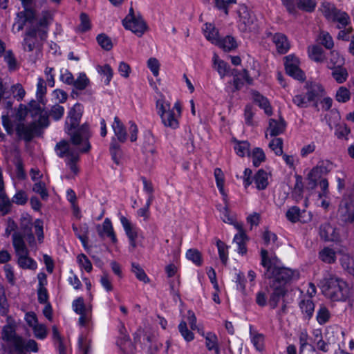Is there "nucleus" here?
Segmentation results:
<instances>
[{
  "mask_svg": "<svg viewBox=\"0 0 354 354\" xmlns=\"http://www.w3.org/2000/svg\"><path fill=\"white\" fill-rule=\"evenodd\" d=\"M82 113V105L75 104L68 111L65 122L66 132L74 147L65 140L57 142L55 147L57 156L66 158V164L75 174L78 171L76 162L79 160L80 153H87L91 147L88 141L91 137L88 126L85 124L78 127Z\"/></svg>",
  "mask_w": 354,
  "mask_h": 354,
  "instance_id": "obj_1",
  "label": "nucleus"
},
{
  "mask_svg": "<svg viewBox=\"0 0 354 354\" xmlns=\"http://www.w3.org/2000/svg\"><path fill=\"white\" fill-rule=\"evenodd\" d=\"M53 14L51 11L43 10L39 14L37 21L28 27L24 35L22 42L24 50L32 52L35 49H41L43 42L48 37L49 26L53 23Z\"/></svg>",
  "mask_w": 354,
  "mask_h": 354,
  "instance_id": "obj_2",
  "label": "nucleus"
},
{
  "mask_svg": "<svg viewBox=\"0 0 354 354\" xmlns=\"http://www.w3.org/2000/svg\"><path fill=\"white\" fill-rule=\"evenodd\" d=\"M266 250L261 251V265L266 268L265 277L270 279V285L276 283L279 288H287V285L299 277L297 270H291L288 268L278 267L274 263V259H270Z\"/></svg>",
  "mask_w": 354,
  "mask_h": 354,
  "instance_id": "obj_3",
  "label": "nucleus"
},
{
  "mask_svg": "<svg viewBox=\"0 0 354 354\" xmlns=\"http://www.w3.org/2000/svg\"><path fill=\"white\" fill-rule=\"evenodd\" d=\"M320 286L324 296L332 301H345L349 296L348 283L336 276L326 277L320 282Z\"/></svg>",
  "mask_w": 354,
  "mask_h": 354,
  "instance_id": "obj_4",
  "label": "nucleus"
},
{
  "mask_svg": "<svg viewBox=\"0 0 354 354\" xmlns=\"http://www.w3.org/2000/svg\"><path fill=\"white\" fill-rule=\"evenodd\" d=\"M156 109L157 113L165 127L172 129L178 128L179 119L182 112L179 102H176L171 107L169 101L166 100L165 97H161L156 101Z\"/></svg>",
  "mask_w": 354,
  "mask_h": 354,
  "instance_id": "obj_5",
  "label": "nucleus"
},
{
  "mask_svg": "<svg viewBox=\"0 0 354 354\" xmlns=\"http://www.w3.org/2000/svg\"><path fill=\"white\" fill-rule=\"evenodd\" d=\"M335 168V165L328 160H319L308 173L307 179L311 189L317 186V182L322 176L329 174Z\"/></svg>",
  "mask_w": 354,
  "mask_h": 354,
  "instance_id": "obj_6",
  "label": "nucleus"
},
{
  "mask_svg": "<svg viewBox=\"0 0 354 354\" xmlns=\"http://www.w3.org/2000/svg\"><path fill=\"white\" fill-rule=\"evenodd\" d=\"M239 26L242 31H252L256 29V17L245 6L238 10Z\"/></svg>",
  "mask_w": 354,
  "mask_h": 354,
  "instance_id": "obj_7",
  "label": "nucleus"
},
{
  "mask_svg": "<svg viewBox=\"0 0 354 354\" xmlns=\"http://www.w3.org/2000/svg\"><path fill=\"white\" fill-rule=\"evenodd\" d=\"M39 15H37L34 10L25 9L24 11L17 13V20L13 25V28L17 27V32H19L24 29L26 23H28L29 26H32L37 21Z\"/></svg>",
  "mask_w": 354,
  "mask_h": 354,
  "instance_id": "obj_8",
  "label": "nucleus"
},
{
  "mask_svg": "<svg viewBox=\"0 0 354 354\" xmlns=\"http://www.w3.org/2000/svg\"><path fill=\"white\" fill-rule=\"evenodd\" d=\"M124 27L138 37H141L147 29V25L140 14L129 20H122Z\"/></svg>",
  "mask_w": 354,
  "mask_h": 354,
  "instance_id": "obj_9",
  "label": "nucleus"
},
{
  "mask_svg": "<svg viewBox=\"0 0 354 354\" xmlns=\"http://www.w3.org/2000/svg\"><path fill=\"white\" fill-rule=\"evenodd\" d=\"M285 59L286 73L296 80H304V73L299 67V59L294 55L286 56Z\"/></svg>",
  "mask_w": 354,
  "mask_h": 354,
  "instance_id": "obj_10",
  "label": "nucleus"
},
{
  "mask_svg": "<svg viewBox=\"0 0 354 354\" xmlns=\"http://www.w3.org/2000/svg\"><path fill=\"white\" fill-rule=\"evenodd\" d=\"M17 135L26 141L31 140L35 134L39 131V125L33 122L29 124L19 122L16 127Z\"/></svg>",
  "mask_w": 354,
  "mask_h": 354,
  "instance_id": "obj_11",
  "label": "nucleus"
},
{
  "mask_svg": "<svg viewBox=\"0 0 354 354\" xmlns=\"http://www.w3.org/2000/svg\"><path fill=\"white\" fill-rule=\"evenodd\" d=\"M267 38H270L276 46L277 52L280 54H285L290 48V44L287 37L281 32L274 34L271 32H266Z\"/></svg>",
  "mask_w": 354,
  "mask_h": 354,
  "instance_id": "obj_12",
  "label": "nucleus"
},
{
  "mask_svg": "<svg viewBox=\"0 0 354 354\" xmlns=\"http://www.w3.org/2000/svg\"><path fill=\"white\" fill-rule=\"evenodd\" d=\"M319 235L325 241H339L340 240L339 230L329 223L320 226Z\"/></svg>",
  "mask_w": 354,
  "mask_h": 354,
  "instance_id": "obj_13",
  "label": "nucleus"
},
{
  "mask_svg": "<svg viewBox=\"0 0 354 354\" xmlns=\"http://www.w3.org/2000/svg\"><path fill=\"white\" fill-rule=\"evenodd\" d=\"M272 293L270 295L268 304L272 309L277 307L280 300L283 299L288 292V288H279L276 283L270 285Z\"/></svg>",
  "mask_w": 354,
  "mask_h": 354,
  "instance_id": "obj_14",
  "label": "nucleus"
},
{
  "mask_svg": "<svg viewBox=\"0 0 354 354\" xmlns=\"http://www.w3.org/2000/svg\"><path fill=\"white\" fill-rule=\"evenodd\" d=\"M97 232L98 235L101 238L105 236L109 238L113 243H117V238L113 230V227L111 221L109 218H106L104 221L102 225H97L96 226Z\"/></svg>",
  "mask_w": 354,
  "mask_h": 354,
  "instance_id": "obj_15",
  "label": "nucleus"
},
{
  "mask_svg": "<svg viewBox=\"0 0 354 354\" xmlns=\"http://www.w3.org/2000/svg\"><path fill=\"white\" fill-rule=\"evenodd\" d=\"M1 84L5 91L7 92V94H5L3 97H1L0 102L3 100L9 99L11 96V94H12L14 98H16L18 101H20L24 98L26 92L20 84L12 85L10 88H8V86L4 84L1 80Z\"/></svg>",
  "mask_w": 354,
  "mask_h": 354,
  "instance_id": "obj_16",
  "label": "nucleus"
},
{
  "mask_svg": "<svg viewBox=\"0 0 354 354\" xmlns=\"http://www.w3.org/2000/svg\"><path fill=\"white\" fill-rule=\"evenodd\" d=\"M15 348L17 351L21 352L24 351L37 352V343L33 339L25 341L21 337L15 339Z\"/></svg>",
  "mask_w": 354,
  "mask_h": 354,
  "instance_id": "obj_17",
  "label": "nucleus"
},
{
  "mask_svg": "<svg viewBox=\"0 0 354 354\" xmlns=\"http://www.w3.org/2000/svg\"><path fill=\"white\" fill-rule=\"evenodd\" d=\"M234 226L239 230V233L235 235L234 238V243H235L238 246V252L241 254H245L247 252V248L245 246L247 236L241 225L236 223L234 224Z\"/></svg>",
  "mask_w": 354,
  "mask_h": 354,
  "instance_id": "obj_18",
  "label": "nucleus"
},
{
  "mask_svg": "<svg viewBox=\"0 0 354 354\" xmlns=\"http://www.w3.org/2000/svg\"><path fill=\"white\" fill-rule=\"evenodd\" d=\"M324 90L322 86L317 83H311L308 87L306 97L308 101L315 102L324 95Z\"/></svg>",
  "mask_w": 354,
  "mask_h": 354,
  "instance_id": "obj_19",
  "label": "nucleus"
},
{
  "mask_svg": "<svg viewBox=\"0 0 354 354\" xmlns=\"http://www.w3.org/2000/svg\"><path fill=\"white\" fill-rule=\"evenodd\" d=\"M112 128L118 141L124 142L127 139L125 127L118 117H115Z\"/></svg>",
  "mask_w": 354,
  "mask_h": 354,
  "instance_id": "obj_20",
  "label": "nucleus"
},
{
  "mask_svg": "<svg viewBox=\"0 0 354 354\" xmlns=\"http://www.w3.org/2000/svg\"><path fill=\"white\" fill-rule=\"evenodd\" d=\"M286 122L281 118L277 120L274 119H270L269 121L268 131L271 136H276L282 133L286 129Z\"/></svg>",
  "mask_w": 354,
  "mask_h": 354,
  "instance_id": "obj_21",
  "label": "nucleus"
},
{
  "mask_svg": "<svg viewBox=\"0 0 354 354\" xmlns=\"http://www.w3.org/2000/svg\"><path fill=\"white\" fill-rule=\"evenodd\" d=\"M12 245L16 254H26L28 249L25 245L24 237L20 232H14L12 234Z\"/></svg>",
  "mask_w": 354,
  "mask_h": 354,
  "instance_id": "obj_22",
  "label": "nucleus"
},
{
  "mask_svg": "<svg viewBox=\"0 0 354 354\" xmlns=\"http://www.w3.org/2000/svg\"><path fill=\"white\" fill-rule=\"evenodd\" d=\"M202 335L205 337V346L209 351H214L215 354H220V348L218 343V338L216 334L209 332L204 334L202 333Z\"/></svg>",
  "mask_w": 354,
  "mask_h": 354,
  "instance_id": "obj_23",
  "label": "nucleus"
},
{
  "mask_svg": "<svg viewBox=\"0 0 354 354\" xmlns=\"http://www.w3.org/2000/svg\"><path fill=\"white\" fill-rule=\"evenodd\" d=\"M330 21L337 22L338 24L337 28L342 29L350 23V17L346 12L338 9Z\"/></svg>",
  "mask_w": 354,
  "mask_h": 354,
  "instance_id": "obj_24",
  "label": "nucleus"
},
{
  "mask_svg": "<svg viewBox=\"0 0 354 354\" xmlns=\"http://www.w3.org/2000/svg\"><path fill=\"white\" fill-rule=\"evenodd\" d=\"M299 306L305 318L310 319L315 309V304L313 301L310 298L304 299L299 302Z\"/></svg>",
  "mask_w": 354,
  "mask_h": 354,
  "instance_id": "obj_25",
  "label": "nucleus"
},
{
  "mask_svg": "<svg viewBox=\"0 0 354 354\" xmlns=\"http://www.w3.org/2000/svg\"><path fill=\"white\" fill-rule=\"evenodd\" d=\"M205 38L213 44L217 46L219 44L220 38L218 37V31L211 24H206L204 29Z\"/></svg>",
  "mask_w": 354,
  "mask_h": 354,
  "instance_id": "obj_26",
  "label": "nucleus"
},
{
  "mask_svg": "<svg viewBox=\"0 0 354 354\" xmlns=\"http://www.w3.org/2000/svg\"><path fill=\"white\" fill-rule=\"evenodd\" d=\"M319 259L326 263H333L336 261V252L333 249L325 247L319 252Z\"/></svg>",
  "mask_w": 354,
  "mask_h": 354,
  "instance_id": "obj_27",
  "label": "nucleus"
},
{
  "mask_svg": "<svg viewBox=\"0 0 354 354\" xmlns=\"http://www.w3.org/2000/svg\"><path fill=\"white\" fill-rule=\"evenodd\" d=\"M254 183L259 190L265 189L268 185V174L263 169H259L254 176Z\"/></svg>",
  "mask_w": 354,
  "mask_h": 354,
  "instance_id": "obj_28",
  "label": "nucleus"
},
{
  "mask_svg": "<svg viewBox=\"0 0 354 354\" xmlns=\"http://www.w3.org/2000/svg\"><path fill=\"white\" fill-rule=\"evenodd\" d=\"M309 57L316 62H322L325 59V55L322 48L319 46H311L308 49Z\"/></svg>",
  "mask_w": 354,
  "mask_h": 354,
  "instance_id": "obj_29",
  "label": "nucleus"
},
{
  "mask_svg": "<svg viewBox=\"0 0 354 354\" xmlns=\"http://www.w3.org/2000/svg\"><path fill=\"white\" fill-rule=\"evenodd\" d=\"M18 264L24 269L35 270L37 268L36 262L28 257V252L26 254H18Z\"/></svg>",
  "mask_w": 354,
  "mask_h": 354,
  "instance_id": "obj_30",
  "label": "nucleus"
},
{
  "mask_svg": "<svg viewBox=\"0 0 354 354\" xmlns=\"http://www.w3.org/2000/svg\"><path fill=\"white\" fill-rule=\"evenodd\" d=\"M214 68L217 71L221 78H223L229 71V66L224 61L220 59L216 54L213 57Z\"/></svg>",
  "mask_w": 354,
  "mask_h": 354,
  "instance_id": "obj_31",
  "label": "nucleus"
},
{
  "mask_svg": "<svg viewBox=\"0 0 354 354\" xmlns=\"http://www.w3.org/2000/svg\"><path fill=\"white\" fill-rule=\"evenodd\" d=\"M73 230L75 232V235L82 243L83 245L86 247L88 242V225L86 224H84L82 225H80V227H77L75 225H73Z\"/></svg>",
  "mask_w": 354,
  "mask_h": 354,
  "instance_id": "obj_32",
  "label": "nucleus"
},
{
  "mask_svg": "<svg viewBox=\"0 0 354 354\" xmlns=\"http://www.w3.org/2000/svg\"><path fill=\"white\" fill-rule=\"evenodd\" d=\"M337 10L334 4L326 1L322 2L319 8V10L328 21L333 17Z\"/></svg>",
  "mask_w": 354,
  "mask_h": 354,
  "instance_id": "obj_33",
  "label": "nucleus"
},
{
  "mask_svg": "<svg viewBox=\"0 0 354 354\" xmlns=\"http://www.w3.org/2000/svg\"><path fill=\"white\" fill-rule=\"evenodd\" d=\"M344 63V58L339 54L338 52L333 50L330 53L329 61L328 62V67L329 68H334L337 66H342Z\"/></svg>",
  "mask_w": 354,
  "mask_h": 354,
  "instance_id": "obj_34",
  "label": "nucleus"
},
{
  "mask_svg": "<svg viewBox=\"0 0 354 354\" xmlns=\"http://www.w3.org/2000/svg\"><path fill=\"white\" fill-rule=\"evenodd\" d=\"M217 46L225 51H231L237 47L236 40L231 36H227L222 39H220L219 44Z\"/></svg>",
  "mask_w": 354,
  "mask_h": 354,
  "instance_id": "obj_35",
  "label": "nucleus"
},
{
  "mask_svg": "<svg viewBox=\"0 0 354 354\" xmlns=\"http://www.w3.org/2000/svg\"><path fill=\"white\" fill-rule=\"evenodd\" d=\"M120 222L128 238L138 237V233L136 228L125 216H122L120 217Z\"/></svg>",
  "mask_w": 354,
  "mask_h": 354,
  "instance_id": "obj_36",
  "label": "nucleus"
},
{
  "mask_svg": "<svg viewBox=\"0 0 354 354\" xmlns=\"http://www.w3.org/2000/svg\"><path fill=\"white\" fill-rule=\"evenodd\" d=\"M254 100L261 108L264 109L267 115H270L272 114V109L267 98L257 93L254 94Z\"/></svg>",
  "mask_w": 354,
  "mask_h": 354,
  "instance_id": "obj_37",
  "label": "nucleus"
},
{
  "mask_svg": "<svg viewBox=\"0 0 354 354\" xmlns=\"http://www.w3.org/2000/svg\"><path fill=\"white\" fill-rule=\"evenodd\" d=\"M131 271L134 274L136 275V278L147 283L149 282V279L147 276L144 270L140 267V266L138 263H131Z\"/></svg>",
  "mask_w": 354,
  "mask_h": 354,
  "instance_id": "obj_38",
  "label": "nucleus"
},
{
  "mask_svg": "<svg viewBox=\"0 0 354 354\" xmlns=\"http://www.w3.org/2000/svg\"><path fill=\"white\" fill-rule=\"evenodd\" d=\"M332 75L338 83L344 82L348 77V72L345 68L337 66L333 68Z\"/></svg>",
  "mask_w": 354,
  "mask_h": 354,
  "instance_id": "obj_39",
  "label": "nucleus"
},
{
  "mask_svg": "<svg viewBox=\"0 0 354 354\" xmlns=\"http://www.w3.org/2000/svg\"><path fill=\"white\" fill-rule=\"evenodd\" d=\"M236 145L234 150L238 156L243 157L246 154H249L250 144L247 141H238L234 140Z\"/></svg>",
  "mask_w": 354,
  "mask_h": 354,
  "instance_id": "obj_40",
  "label": "nucleus"
},
{
  "mask_svg": "<svg viewBox=\"0 0 354 354\" xmlns=\"http://www.w3.org/2000/svg\"><path fill=\"white\" fill-rule=\"evenodd\" d=\"M2 337L4 340L11 342L15 346V339L21 338L15 335L14 328L10 325H6L3 327L2 331Z\"/></svg>",
  "mask_w": 354,
  "mask_h": 354,
  "instance_id": "obj_41",
  "label": "nucleus"
},
{
  "mask_svg": "<svg viewBox=\"0 0 354 354\" xmlns=\"http://www.w3.org/2000/svg\"><path fill=\"white\" fill-rule=\"evenodd\" d=\"M301 212L297 206L290 207L286 212V216L288 221L292 223H296L300 221Z\"/></svg>",
  "mask_w": 354,
  "mask_h": 354,
  "instance_id": "obj_42",
  "label": "nucleus"
},
{
  "mask_svg": "<svg viewBox=\"0 0 354 354\" xmlns=\"http://www.w3.org/2000/svg\"><path fill=\"white\" fill-rule=\"evenodd\" d=\"M297 4L299 9L311 12L315 9L317 2L315 0H297Z\"/></svg>",
  "mask_w": 354,
  "mask_h": 354,
  "instance_id": "obj_43",
  "label": "nucleus"
},
{
  "mask_svg": "<svg viewBox=\"0 0 354 354\" xmlns=\"http://www.w3.org/2000/svg\"><path fill=\"white\" fill-rule=\"evenodd\" d=\"M330 313L326 306H322L317 311V320L318 323L323 325L329 321Z\"/></svg>",
  "mask_w": 354,
  "mask_h": 354,
  "instance_id": "obj_44",
  "label": "nucleus"
},
{
  "mask_svg": "<svg viewBox=\"0 0 354 354\" xmlns=\"http://www.w3.org/2000/svg\"><path fill=\"white\" fill-rule=\"evenodd\" d=\"M186 257L192 261L196 266L202 264V256L201 252L196 249H189L186 252Z\"/></svg>",
  "mask_w": 354,
  "mask_h": 354,
  "instance_id": "obj_45",
  "label": "nucleus"
},
{
  "mask_svg": "<svg viewBox=\"0 0 354 354\" xmlns=\"http://www.w3.org/2000/svg\"><path fill=\"white\" fill-rule=\"evenodd\" d=\"M320 43L327 49H331L334 46L332 37L328 32L322 31L319 35Z\"/></svg>",
  "mask_w": 354,
  "mask_h": 354,
  "instance_id": "obj_46",
  "label": "nucleus"
},
{
  "mask_svg": "<svg viewBox=\"0 0 354 354\" xmlns=\"http://www.w3.org/2000/svg\"><path fill=\"white\" fill-rule=\"evenodd\" d=\"M89 83L90 81L86 75L84 73H81L77 78L74 80L73 86L78 90H84L88 86Z\"/></svg>",
  "mask_w": 354,
  "mask_h": 354,
  "instance_id": "obj_47",
  "label": "nucleus"
},
{
  "mask_svg": "<svg viewBox=\"0 0 354 354\" xmlns=\"http://www.w3.org/2000/svg\"><path fill=\"white\" fill-rule=\"evenodd\" d=\"M12 201L6 194L0 195V212L3 215L8 214L11 209Z\"/></svg>",
  "mask_w": 354,
  "mask_h": 354,
  "instance_id": "obj_48",
  "label": "nucleus"
},
{
  "mask_svg": "<svg viewBox=\"0 0 354 354\" xmlns=\"http://www.w3.org/2000/svg\"><path fill=\"white\" fill-rule=\"evenodd\" d=\"M73 309L77 314H82L84 312L91 308V306L86 307L84 304L82 297H78L73 301Z\"/></svg>",
  "mask_w": 354,
  "mask_h": 354,
  "instance_id": "obj_49",
  "label": "nucleus"
},
{
  "mask_svg": "<svg viewBox=\"0 0 354 354\" xmlns=\"http://www.w3.org/2000/svg\"><path fill=\"white\" fill-rule=\"evenodd\" d=\"M252 162L255 167L259 166V165L263 162L266 159V156L263 151L260 148L254 149L252 153Z\"/></svg>",
  "mask_w": 354,
  "mask_h": 354,
  "instance_id": "obj_50",
  "label": "nucleus"
},
{
  "mask_svg": "<svg viewBox=\"0 0 354 354\" xmlns=\"http://www.w3.org/2000/svg\"><path fill=\"white\" fill-rule=\"evenodd\" d=\"M110 152L112 156L113 160L118 165L120 163V159L122 156V151L119 145L115 143L114 140L111 144Z\"/></svg>",
  "mask_w": 354,
  "mask_h": 354,
  "instance_id": "obj_51",
  "label": "nucleus"
},
{
  "mask_svg": "<svg viewBox=\"0 0 354 354\" xmlns=\"http://www.w3.org/2000/svg\"><path fill=\"white\" fill-rule=\"evenodd\" d=\"M220 259L223 264H226L227 261V246L221 240L216 241Z\"/></svg>",
  "mask_w": 354,
  "mask_h": 354,
  "instance_id": "obj_52",
  "label": "nucleus"
},
{
  "mask_svg": "<svg viewBox=\"0 0 354 354\" xmlns=\"http://www.w3.org/2000/svg\"><path fill=\"white\" fill-rule=\"evenodd\" d=\"M178 329L181 335L186 341L190 342L194 339V335L193 333L187 328V323L185 322L182 321L180 323Z\"/></svg>",
  "mask_w": 354,
  "mask_h": 354,
  "instance_id": "obj_53",
  "label": "nucleus"
},
{
  "mask_svg": "<svg viewBox=\"0 0 354 354\" xmlns=\"http://www.w3.org/2000/svg\"><path fill=\"white\" fill-rule=\"evenodd\" d=\"M28 199V197L26 192L23 190H19L13 196L12 202L19 205H24L27 203Z\"/></svg>",
  "mask_w": 354,
  "mask_h": 354,
  "instance_id": "obj_54",
  "label": "nucleus"
},
{
  "mask_svg": "<svg viewBox=\"0 0 354 354\" xmlns=\"http://www.w3.org/2000/svg\"><path fill=\"white\" fill-rule=\"evenodd\" d=\"M34 335L36 338L44 339L47 336V330L44 324H37L32 328Z\"/></svg>",
  "mask_w": 354,
  "mask_h": 354,
  "instance_id": "obj_55",
  "label": "nucleus"
},
{
  "mask_svg": "<svg viewBox=\"0 0 354 354\" xmlns=\"http://www.w3.org/2000/svg\"><path fill=\"white\" fill-rule=\"evenodd\" d=\"M97 41L99 45L106 50H109L113 47L111 39L104 34L99 35L97 37Z\"/></svg>",
  "mask_w": 354,
  "mask_h": 354,
  "instance_id": "obj_56",
  "label": "nucleus"
},
{
  "mask_svg": "<svg viewBox=\"0 0 354 354\" xmlns=\"http://www.w3.org/2000/svg\"><path fill=\"white\" fill-rule=\"evenodd\" d=\"M269 147L277 156L283 153V140L281 138H274L270 142Z\"/></svg>",
  "mask_w": 354,
  "mask_h": 354,
  "instance_id": "obj_57",
  "label": "nucleus"
},
{
  "mask_svg": "<svg viewBox=\"0 0 354 354\" xmlns=\"http://www.w3.org/2000/svg\"><path fill=\"white\" fill-rule=\"evenodd\" d=\"M315 341H316L317 348L323 352H327L328 351V344L323 340L322 333L319 330H316L314 333Z\"/></svg>",
  "mask_w": 354,
  "mask_h": 354,
  "instance_id": "obj_58",
  "label": "nucleus"
},
{
  "mask_svg": "<svg viewBox=\"0 0 354 354\" xmlns=\"http://www.w3.org/2000/svg\"><path fill=\"white\" fill-rule=\"evenodd\" d=\"M8 302L3 286L0 284V314L5 315L8 310Z\"/></svg>",
  "mask_w": 354,
  "mask_h": 354,
  "instance_id": "obj_59",
  "label": "nucleus"
},
{
  "mask_svg": "<svg viewBox=\"0 0 354 354\" xmlns=\"http://www.w3.org/2000/svg\"><path fill=\"white\" fill-rule=\"evenodd\" d=\"M80 32H84L91 29V21L88 16L82 12L80 15V24L78 27Z\"/></svg>",
  "mask_w": 354,
  "mask_h": 354,
  "instance_id": "obj_60",
  "label": "nucleus"
},
{
  "mask_svg": "<svg viewBox=\"0 0 354 354\" xmlns=\"http://www.w3.org/2000/svg\"><path fill=\"white\" fill-rule=\"evenodd\" d=\"M64 108L59 104H55L52 106L49 115L55 120H59L64 115Z\"/></svg>",
  "mask_w": 354,
  "mask_h": 354,
  "instance_id": "obj_61",
  "label": "nucleus"
},
{
  "mask_svg": "<svg viewBox=\"0 0 354 354\" xmlns=\"http://www.w3.org/2000/svg\"><path fill=\"white\" fill-rule=\"evenodd\" d=\"M98 72L101 73L102 75L106 76V80L104 81L105 84L108 85L110 83V81L113 77V72L112 68L109 64H105L102 66H99Z\"/></svg>",
  "mask_w": 354,
  "mask_h": 354,
  "instance_id": "obj_62",
  "label": "nucleus"
},
{
  "mask_svg": "<svg viewBox=\"0 0 354 354\" xmlns=\"http://www.w3.org/2000/svg\"><path fill=\"white\" fill-rule=\"evenodd\" d=\"M77 262L80 266L84 268L86 272H90L92 270V264L85 254H81L78 255Z\"/></svg>",
  "mask_w": 354,
  "mask_h": 354,
  "instance_id": "obj_63",
  "label": "nucleus"
},
{
  "mask_svg": "<svg viewBox=\"0 0 354 354\" xmlns=\"http://www.w3.org/2000/svg\"><path fill=\"white\" fill-rule=\"evenodd\" d=\"M350 99L349 91L344 87H340L336 93V100L339 102H346Z\"/></svg>",
  "mask_w": 354,
  "mask_h": 354,
  "instance_id": "obj_64",
  "label": "nucleus"
}]
</instances>
